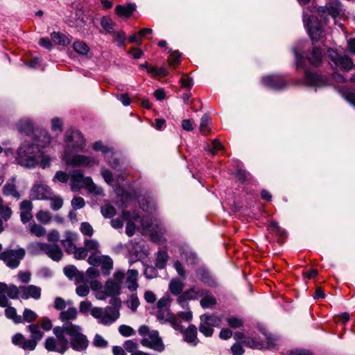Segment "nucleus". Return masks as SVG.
Returning a JSON list of instances; mask_svg holds the SVG:
<instances>
[{"label":"nucleus","instance_id":"25","mask_svg":"<svg viewBox=\"0 0 355 355\" xmlns=\"http://www.w3.org/2000/svg\"><path fill=\"white\" fill-rule=\"evenodd\" d=\"M12 343L21 347L24 350L32 351L34 350L37 346V343L35 340L26 339L24 336L21 334H17L12 337Z\"/></svg>","mask_w":355,"mask_h":355},{"label":"nucleus","instance_id":"49","mask_svg":"<svg viewBox=\"0 0 355 355\" xmlns=\"http://www.w3.org/2000/svg\"><path fill=\"white\" fill-rule=\"evenodd\" d=\"M30 232L37 237L43 236L46 234V229L40 225L35 223H31L29 224Z\"/></svg>","mask_w":355,"mask_h":355},{"label":"nucleus","instance_id":"23","mask_svg":"<svg viewBox=\"0 0 355 355\" xmlns=\"http://www.w3.org/2000/svg\"><path fill=\"white\" fill-rule=\"evenodd\" d=\"M85 15L82 10L77 9L71 12L67 19V24L80 31L85 26Z\"/></svg>","mask_w":355,"mask_h":355},{"label":"nucleus","instance_id":"62","mask_svg":"<svg viewBox=\"0 0 355 355\" xmlns=\"http://www.w3.org/2000/svg\"><path fill=\"white\" fill-rule=\"evenodd\" d=\"M37 314L29 309H25L23 313L22 321L24 320L27 322H32L37 319Z\"/></svg>","mask_w":355,"mask_h":355},{"label":"nucleus","instance_id":"50","mask_svg":"<svg viewBox=\"0 0 355 355\" xmlns=\"http://www.w3.org/2000/svg\"><path fill=\"white\" fill-rule=\"evenodd\" d=\"M64 273L67 277H69L71 279L73 278L76 279L80 276L83 275V274H80V272L78 270L76 267L73 265H69L64 267Z\"/></svg>","mask_w":355,"mask_h":355},{"label":"nucleus","instance_id":"22","mask_svg":"<svg viewBox=\"0 0 355 355\" xmlns=\"http://www.w3.org/2000/svg\"><path fill=\"white\" fill-rule=\"evenodd\" d=\"M51 141V137L46 130H36L34 132L31 144L41 148L46 147Z\"/></svg>","mask_w":355,"mask_h":355},{"label":"nucleus","instance_id":"1","mask_svg":"<svg viewBox=\"0 0 355 355\" xmlns=\"http://www.w3.org/2000/svg\"><path fill=\"white\" fill-rule=\"evenodd\" d=\"M135 232L137 231L144 236H149L153 243H159L162 241L165 229L161 221L152 216H143L135 214Z\"/></svg>","mask_w":355,"mask_h":355},{"label":"nucleus","instance_id":"14","mask_svg":"<svg viewBox=\"0 0 355 355\" xmlns=\"http://www.w3.org/2000/svg\"><path fill=\"white\" fill-rule=\"evenodd\" d=\"M87 262L93 266H101L102 272L109 275L113 268V261L107 255H99L97 258L88 257Z\"/></svg>","mask_w":355,"mask_h":355},{"label":"nucleus","instance_id":"5","mask_svg":"<svg viewBox=\"0 0 355 355\" xmlns=\"http://www.w3.org/2000/svg\"><path fill=\"white\" fill-rule=\"evenodd\" d=\"M66 334L70 337L69 344L73 349L81 352L87 347L89 341L86 336L81 333V328L78 325L67 322L64 324Z\"/></svg>","mask_w":355,"mask_h":355},{"label":"nucleus","instance_id":"16","mask_svg":"<svg viewBox=\"0 0 355 355\" xmlns=\"http://www.w3.org/2000/svg\"><path fill=\"white\" fill-rule=\"evenodd\" d=\"M263 85L274 90H281L287 85V82L283 76L279 75H270L263 76L261 79Z\"/></svg>","mask_w":355,"mask_h":355},{"label":"nucleus","instance_id":"3","mask_svg":"<svg viewBox=\"0 0 355 355\" xmlns=\"http://www.w3.org/2000/svg\"><path fill=\"white\" fill-rule=\"evenodd\" d=\"M71 189L72 191H79L83 187L85 188L89 193L96 196L101 195L103 190L96 186L91 177H85L83 173L80 170H73L71 173L70 181Z\"/></svg>","mask_w":355,"mask_h":355},{"label":"nucleus","instance_id":"11","mask_svg":"<svg viewBox=\"0 0 355 355\" xmlns=\"http://www.w3.org/2000/svg\"><path fill=\"white\" fill-rule=\"evenodd\" d=\"M327 55L336 69H340L343 71H349L354 67L352 59L347 55H340L337 51L331 49H328Z\"/></svg>","mask_w":355,"mask_h":355},{"label":"nucleus","instance_id":"40","mask_svg":"<svg viewBox=\"0 0 355 355\" xmlns=\"http://www.w3.org/2000/svg\"><path fill=\"white\" fill-rule=\"evenodd\" d=\"M184 284L178 279H173L169 284V290L174 295H178L182 293Z\"/></svg>","mask_w":355,"mask_h":355},{"label":"nucleus","instance_id":"48","mask_svg":"<svg viewBox=\"0 0 355 355\" xmlns=\"http://www.w3.org/2000/svg\"><path fill=\"white\" fill-rule=\"evenodd\" d=\"M200 321L204 322L206 324L213 327L218 326L220 320L219 318L214 315H210V314H203L200 316Z\"/></svg>","mask_w":355,"mask_h":355},{"label":"nucleus","instance_id":"6","mask_svg":"<svg viewBox=\"0 0 355 355\" xmlns=\"http://www.w3.org/2000/svg\"><path fill=\"white\" fill-rule=\"evenodd\" d=\"M64 141L66 143V148L64 157L73 153L83 151L86 145L82 133L79 130L72 128L66 131Z\"/></svg>","mask_w":355,"mask_h":355},{"label":"nucleus","instance_id":"37","mask_svg":"<svg viewBox=\"0 0 355 355\" xmlns=\"http://www.w3.org/2000/svg\"><path fill=\"white\" fill-rule=\"evenodd\" d=\"M216 304L217 300L210 291L200 301V304L203 309H212Z\"/></svg>","mask_w":355,"mask_h":355},{"label":"nucleus","instance_id":"45","mask_svg":"<svg viewBox=\"0 0 355 355\" xmlns=\"http://www.w3.org/2000/svg\"><path fill=\"white\" fill-rule=\"evenodd\" d=\"M6 307L5 315L8 318L12 320L15 323L22 322V318L17 314L16 309L14 307L8 305Z\"/></svg>","mask_w":355,"mask_h":355},{"label":"nucleus","instance_id":"29","mask_svg":"<svg viewBox=\"0 0 355 355\" xmlns=\"http://www.w3.org/2000/svg\"><path fill=\"white\" fill-rule=\"evenodd\" d=\"M77 239V234L71 232H67L65 233V239L62 240L61 243L66 252L71 254L74 251V249L76 247L74 243Z\"/></svg>","mask_w":355,"mask_h":355},{"label":"nucleus","instance_id":"61","mask_svg":"<svg viewBox=\"0 0 355 355\" xmlns=\"http://www.w3.org/2000/svg\"><path fill=\"white\" fill-rule=\"evenodd\" d=\"M69 179V175L64 171H57L53 178V182H60L61 183H67Z\"/></svg>","mask_w":355,"mask_h":355},{"label":"nucleus","instance_id":"32","mask_svg":"<svg viewBox=\"0 0 355 355\" xmlns=\"http://www.w3.org/2000/svg\"><path fill=\"white\" fill-rule=\"evenodd\" d=\"M15 182V178L13 177L3 186L2 192L4 196H11L18 200L21 198V195L17 190Z\"/></svg>","mask_w":355,"mask_h":355},{"label":"nucleus","instance_id":"51","mask_svg":"<svg viewBox=\"0 0 355 355\" xmlns=\"http://www.w3.org/2000/svg\"><path fill=\"white\" fill-rule=\"evenodd\" d=\"M74 51L80 55H87L89 51V46L83 41H76L73 44Z\"/></svg>","mask_w":355,"mask_h":355},{"label":"nucleus","instance_id":"12","mask_svg":"<svg viewBox=\"0 0 355 355\" xmlns=\"http://www.w3.org/2000/svg\"><path fill=\"white\" fill-rule=\"evenodd\" d=\"M125 277L123 272H115L113 279H108L104 287V292L107 296L114 297L120 293L121 284Z\"/></svg>","mask_w":355,"mask_h":355},{"label":"nucleus","instance_id":"46","mask_svg":"<svg viewBox=\"0 0 355 355\" xmlns=\"http://www.w3.org/2000/svg\"><path fill=\"white\" fill-rule=\"evenodd\" d=\"M223 148V146L222 144L220 142L218 139H214L212 141L211 145H207V146L205 148V150L207 151V154L211 155V157H214L216 154V151L220 150Z\"/></svg>","mask_w":355,"mask_h":355},{"label":"nucleus","instance_id":"43","mask_svg":"<svg viewBox=\"0 0 355 355\" xmlns=\"http://www.w3.org/2000/svg\"><path fill=\"white\" fill-rule=\"evenodd\" d=\"M101 26L107 33H114L116 24L109 17H103L101 21Z\"/></svg>","mask_w":355,"mask_h":355},{"label":"nucleus","instance_id":"59","mask_svg":"<svg viewBox=\"0 0 355 355\" xmlns=\"http://www.w3.org/2000/svg\"><path fill=\"white\" fill-rule=\"evenodd\" d=\"M199 331L206 337H210L214 333V329L211 326L200 321Z\"/></svg>","mask_w":355,"mask_h":355},{"label":"nucleus","instance_id":"39","mask_svg":"<svg viewBox=\"0 0 355 355\" xmlns=\"http://www.w3.org/2000/svg\"><path fill=\"white\" fill-rule=\"evenodd\" d=\"M174 314L170 309H162L156 311V318L160 324H166Z\"/></svg>","mask_w":355,"mask_h":355},{"label":"nucleus","instance_id":"19","mask_svg":"<svg viewBox=\"0 0 355 355\" xmlns=\"http://www.w3.org/2000/svg\"><path fill=\"white\" fill-rule=\"evenodd\" d=\"M343 11L342 4L338 0L332 1L329 3L328 7L320 8L318 13L320 16V18H324V20L327 19V16L330 15L333 18H336Z\"/></svg>","mask_w":355,"mask_h":355},{"label":"nucleus","instance_id":"42","mask_svg":"<svg viewBox=\"0 0 355 355\" xmlns=\"http://www.w3.org/2000/svg\"><path fill=\"white\" fill-rule=\"evenodd\" d=\"M27 328L31 334V339L35 340L36 343L42 338L44 333L40 330L37 324H32L28 325Z\"/></svg>","mask_w":355,"mask_h":355},{"label":"nucleus","instance_id":"8","mask_svg":"<svg viewBox=\"0 0 355 355\" xmlns=\"http://www.w3.org/2000/svg\"><path fill=\"white\" fill-rule=\"evenodd\" d=\"M25 255L24 248H19L16 250L8 248L0 254V260L3 261L8 267L13 269L19 266Z\"/></svg>","mask_w":355,"mask_h":355},{"label":"nucleus","instance_id":"4","mask_svg":"<svg viewBox=\"0 0 355 355\" xmlns=\"http://www.w3.org/2000/svg\"><path fill=\"white\" fill-rule=\"evenodd\" d=\"M53 331L55 338L48 337L45 340V348L48 351L63 354L69 349V345L68 339L65 337L64 324L62 327H54Z\"/></svg>","mask_w":355,"mask_h":355},{"label":"nucleus","instance_id":"26","mask_svg":"<svg viewBox=\"0 0 355 355\" xmlns=\"http://www.w3.org/2000/svg\"><path fill=\"white\" fill-rule=\"evenodd\" d=\"M21 297L22 299L27 300L32 297L38 300L41 297V288L35 285L21 286Z\"/></svg>","mask_w":355,"mask_h":355},{"label":"nucleus","instance_id":"35","mask_svg":"<svg viewBox=\"0 0 355 355\" xmlns=\"http://www.w3.org/2000/svg\"><path fill=\"white\" fill-rule=\"evenodd\" d=\"M17 128L19 132L25 134L26 135H30L35 132L33 124L28 119H21L17 124Z\"/></svg>","mask_w":355,"mask_h":355},{"label":"nucleus","instance_id":"53","mask_svg":"<svg viewBox=\"0 0 355 355\" xmlns=\"http://www.w3.org/2000/svg\"><path fill=\"white\" fill-rule=\"evenodd\" d=\"M139 248H141V246L138 243H135V262L137 261H143L148 256V250L146 248L138 251Z\"/></svg>","mask_w":355,"mask_h":355},{"label":"nucleus","instance_id":"33","mask_svg":"<svg viewBox=\"0 0 355 355\" xmlns=\"http://www.w3.org/2000/svg\"><path fill=\"white\" fill-rule=\"evenodd\" d=\"M6 293L11 299L18 298V295L21 293L20 286L15 285L8 286L5 283L0 282V294Z\"/></svg>","mask_w":355,"mask_h":355},{"label":"nucleus","instance_id":"7","mask_svg":"<svg viewBox=\"0 0 355 355\" xmlns=\"http://www.w3.org/2000/svg\"><path fill=\"white\" fill-rule=\"evenodd\" d=\"M92 315L99 319L100 323L108 325L112 324L119 316L117 309L112 306H107L105 309L94 307L91 310Z\"/></svg>","mask_w":355,"mask_h":355},{"label":"nucleus","instance_id":"2","mask_svg":"<svg viewBox=\"0 0 355 355\" xmlns=\"http://www.w3.org/2000/svg\"><path fill=\"white\" fill-rule=\"evenodd\" d=\"M42 154L38 147L26 141L17 149L15 161L22 166L33 168L38 164Z\"/></svg>","mask_w":355,"mask_h":355},{"label":"nucleus","instance_id":"13","mask_svg":"<svg viewBox=\"0 0 355 355\" xmlns=\"http://www.w3.org/2000/svg\"><path fill=\"white\" fill-rule=\"evenodd\" d=\"M141 343L143 346L159 352H163L165 349V346L159 336V333L156 330L150 331L148 336L143 338Z\"/></svg>","mask_w":355,"mask_h":355},{"label":"nucleus","instance_id":"52","mask_svg":"<svg viewBox=\"0 0 355 355\" xmlns=\"http://www.w3.org/2000/svg\"><path fill=\"white\" fill-rule=\"evenodd\" d=\"M171 299L168 295L161 297L156 304L157 310L170 309Z\"/></svg>","mask_w":355,"mask_h":355},{"label":"nucleus","instance_id":"64","mask_svg":"<svg viewBox=\"0 0 355 355\" xmlns=\"http://www.w3.org/2000/svg\"><path fill=\"white\" fill-rule=\"evenodd\" d=\"M343 96L346 101L355 107V92L351 89H346L343 92Z\"/></svg>","mask_w":355,"mask_h":355},{"label":"nucleus","instance_id":"47","mask_svg":"<svg viewBox=\"0 0 355 355\" xmlns=\"http://www.w3.org/2000/svg\"><path fill=\"white\" fill-rule=\"evenodd\" d=\"M92 148L95 151H101L105 155L113 154V149L110 147L103 145L102 141H98L93 144Z\"/></svg>","mask_w":355,"mask_h":355},{"label":"nucleus","instance_id":"28","mask_svg":"<svg viewBox=\"0 0 355 355\" xmlns=\"http://www.w3.org/2000/svg\"><path fill=\"white\" fill-rule=\"evenodd\" d=\"M12 214V211L11 208L8 206H4L3 202H1L0 205V234L8 227L7 222L11 218Z\"/></svg>","mask_w":355,"mask_h":355},{"label":"nucleus","instance_id":"63","mask_svg":"<svg viewBox=\"0 0 355 355\" xmlns=\"http://www.w3.org/2000/svg\"><path fill=\"white\" fill-rule=\"evenodd\" d=\"M71 206L72 207L76 210V209H82L85 207V200L83 199V198L80 197V196H75L72 200H71Z\"/></svg>","mask_w":355,"mask_h":355},{"label":"nucleus","instance_id":"27","mask_svg":"<svg viewBox=\"0 0 355 355\" xmlns=\"http://www.w3.org/2000/svg\"><path fill=\"white\" fill-rule=\"evenodd\" d=\"M184 335V340L191 346H196L199 343L197 338V328L194 324H190L187 329L182 332Z\"/></svg>","mask_w":355,"mask_h":355},{"label":"nucleus","instance_id":"20","mask_svg":"<svg viewBox=\"0 0 355 355\" xmlns=\"http://www.w3.org/2000/svg\"><path fill=\"white\" fill-rule=\"evenodd\" d=\"M136 201H137L139 207L144 212L152 214L156 210L155 205L149 196L146 194L138 196L137 191L135 190V203Z\"/></svg>","mask_w":355,"mask_h":355},{"label":"nucleus","instance_id":"41","mask_svg":"<svg viewBox=\"0 0 355 355\" xmlns=\"http://www.w3.org/2000/svg\"><path fill=\"white\" fill-rule=\"evenodd\" d=\"M168 259V255L166 251H158L155 262L156 267L159 269H164L166 267Z\"/></svg>","mask_w":355,"mask_h":355},{"label":"nucleus","instance_id":"9","mask_svg":"<svg viewBox=\"0 0 355 355\" xmlns=\"http://www.w3.org/2000/svg\"><path fill=\"white\" fill-rule=\"evenodd\" d=\"M305 26L313 44L320 41L324 37V30L320 21L315 16H309L307 19L304 17Z\"/></svg>","mask_w":355,"mask_h":355},{"label":"nucleus","instance_id":"34","mask_svg":"<svg viewBox=\"0 0 355 355\" xmlns=\"http://www.w3.org/2000/svg\"><path fill=\"white\" fill-rule=\"evenodd\" d=\"M323 56V50L320 47H314L311 51L310 55L308 57V59L312 65L318 67L322 62Z\"/></svg>","mask_w":355,"mask_h":355},{"label":"nucleus","instance_id":"36","mask_svg":"<svg viewBox=\"0 0 355 355\" xmlns=\"http://www.w3.org/2000/svg\"><path fill=\"white\" fill-rule=\"evenodd\" d=\"M115 13L121 18L127 19L133 13V4L118 5L115 8Z\"/></svg>","mask_w":355,"mask_h":355},{"label":"nucleus","instance_id":"30","mask_svg":"<svg viewBox=\"0 0 355 355\" xmlns=\"http://www.w3.org/2000/svg\"><path fill=\"white\" fill-rule=\"evenodd\" d=\"M84 247L87 253L90 254L89 257L97 258L100 255V245L96 240L85 239L84 241Z\"/></svg>","mask_w":355,"mask_h":355},{"label":"nucleus","instance_id":"18","mask_svg":"<svg viewBox=\"0 0 355 355\" xmlns=\"http://www.w3.org/2000/svg\"><path fill=\"white\" fill-rule=\"evenodd\" d=\"M52 194L51 189L45 184H35L30 191V198L33 200H48Z\"/></svg>","mask_w":355,"mask_h":355},{"label":"nucleus","instance_id":"54","mask_svg":"<svg viewBox=\"0 0 355 355\" xmlns=\"http://www.w3.org/2000/svg\"><path fill=\"white\" fill-rule=\"evenodd\" d=\"M209 120L210 116L208 114H204L200 119V130L204 135H207L209 132Z\"/></svg>","mask_w":355,"mask_h":355},{"label":"nucleus","instance_id":"15","mask_svg":"<svg viewBox=\"0 0 355 355\" xmlns=\"http://www.w3.org/2000/svg\"><path fill=\"white\" fill-rule=\"evenodd\" d=\"M196 275L199 281L209 287L216 288L219 285L217 279L207 268H198L196 270Z\"/></svg>","mask_w":355,"mask_h":355},{"label":"nucleus","instance_id":"60","mask_svg":"<svg viewBox=\"0 0 355 355\" xmlns=\"http://www.w3.org/2000/svg\"><path fill=\"white\" fill-rule=\"evenodd\" d=\"M37 219L44 224H47L51 219V214L49 211H40L36 214Z\"/></svg>","mask_w":355,"mask_h":355},{"label":"nucleus","instance_id":"31","mask_svg":"<svg viewBox=\"0 0 355 355\" xmlns=\"http://www.w3.org/2000/svg\"><path fill=\"white\" fill-rule=\"evenodd\" d=\"M180 256L187 264L196 265L198 263V257L197 254L188 248H181Z\"/></svg>","mask_w":355,"mask_h":355},{"label":"nucleus","instance_id":"56","mask_svg":"<svg viewBox=\"0 0 355 355\" xmlns=\"http://www.w3.org/2000/svg\"><path fill=\"white\" fill-rule=\"evenodd\" d=\"M101 212L105 218H110L116 214V209L112 205H107L101 207Z\"/></svg>","mask_w":355,"mask_h":355},{"label":"nucleus","instance_id":"57","mask_svg":"<svg viewBox=\"0 0 355 355\" xmlns=\"http://www.w3.org/2000/svg\"><path fill=\"white\" fill-rule=\"evenodd\" d=\"M80 231L83 235L87 236H92L94 232L92 226L87 222L81 223Z\"/></svg>","mask_w":355,"mask_h":355},{"label":"nucleus","instance_id":"38","mask_svg":"<svg viewBox=\"0 0 355 355\" xmlns=\"http://www.w3.org/2000/svg\"><path fill=\"white\" fill-rule=\"evenodd\" d=\"M78 312L75 307H70L67 310L61 311L59 318L65 323L69 322V320L76 318Z\"/></svg>","mask_w":355,"mask_h":355},{"label":"nucleus","instance_id":"58","mask_svg":"<svg viewBox=\"0 0 355 355\" xmlns=\"http://www.w3.org/2000/svg\"><path fill=\"white\" fill-rule=\"evenodd\" d=\"M48 200H51V208L53 210L57 211L60 209L63 205V200L60 196H51Z\"/></svg>","mask_w":355,"mask_h":355},{"label":"nucleus","instance_id":"44","mask_svg":"<svg viewBox=\"0 0 355 355\" xmlns=\"http://www.w3.org/2000/svg\"><path fill=\"white\" fill-rule=\"evenodd\" d=\"M52 41L58 45L66 46L69 44L68 38L62 33L59 32H53L51 35Z\"/></svg>","mask_w":355,"mask_h":355},{"label":"nucleus","instance_id":"17","mask_svg":"<svg viewBox=\"0 0 355 355\" xmlns=\"http://www.w3.org/2000/svg\"><path fill=\"white\" fill-rule=\"evenodd\" d=\"M267 342H259L254 338L247 337L242 340V343L245 346H248L252 349H271L275 345V340L270 336L265 334Z\"/></svg>","mask_w":355,"mask_h":355},{"label":"nucleus","instance_id":"24","mask_svg":"<svg viewBox=\"0 0 355 355\" xmlns=\"http://www.w3.org/2000/svg\"><path fill=\"white\" fill-rule=\"evenodd\" d=\"M42 249L45 254L55 261H59L62 257L63 253L58 244L46 243V245H42Z\"/></svg>","mask_w":355,"mask_h":355},{"label":"nucleus","instance_id":"55","mask_svg":"<svg viewBox=\"0 0 355 355\" xmlns=\"http://www.w3.org/2000/svg\"><path fill=\"white\" fill-rule=\"evenodd\" d=\"M129 213L123 211L122 218H116L110 221L112 227L114 229H121L123 225V219L127 220Z\"/></svg>","mask_w":355,"mask_h":355},{"label":"nucleus","instance_id":"21","mask_svg":"<svg viewBox=\"0 0 355 355\" xmlns=\"http://www.w3.org/2000/svg\"><path fill=\"white\" fill-rule=\"evenodd\" d=\"M304 82L306 85L310 87H321L329 85V80L327 78L318 73H311L309 71H305Z\"/></svg>","mask_w":355,"mask_h":355},{"label":"nucleus","instance_id":"10","mask_svg":"<svg viewBox=\"0 0 355 355\" xmlns=\"http://www.w3.org/2000/svg\"><path fill=\"white\" fill-rule=\"evenodd\" d=\"M67 164L73 167H93L99 164V160L93 156L84 155H71L64 157Z\"/></svg>","mask_w":355,"mask_h":355}]
</instances>
